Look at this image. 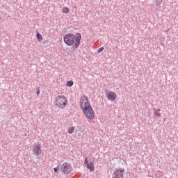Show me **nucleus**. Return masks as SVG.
I'll list each match as a JSON object with an SVG mask.
<instances>
[{"mask_svg":"<svg viewBox=\"0 0 178 178\" xmlns=\"http://www.w3.org/2000/svg\"><path fill=\"white\" fill-rule=\"evenodd\" d=\"M68 133L69 134H73L74 133V127H72L68 129Z\"/></svg>","mask_w":178,"mask_h":178,"instance_id":"12","label":"nucleus"},{"mask_svg":"<svg viewBox=\"0 0 178 178\" xmlns=\"http://www.w3.org/2000/svg\"><path fill=\"white\" fill-rule=\"evenodd\" d=\"M67 105V99L63 95L57 96L56 98L55 106L60 109H65Z\"/></svg>","mask_w":178,"mask_h":178,"instance_id":"2","label":"nucleus"},{"mask_svg":"<svg viewBox=\"0 0 178 178\" xmlns=\"http://www.w3.org/2000/svg\"><path fill=\"white\" fill-rule=\"evenodd\" d=\"M102 51H104V47H100L98 49L97 53L99 54L100 52H102Z\"/></svg>","mask_w":178,"mask_h":178,"instance_id":"17","label":"nucleus"},{"mask_svg":"<svg viewBox=\"0 0 178 178\" xmlns=\"http://www.w3.org/2000/svg\"><path fill=\"white\" fill-rule=\"evenodd\" d=\"M82 111L86 118H88L90 120H92V119H94V110H92V107L91 106L88 105V107H84Z\"/></svg>","mask_w":178,"mask_h":178,"instance_id":"4","label":"nucleus"},{"mask_svg":"<svg viewBox=\"0 0 178 178\" xmlns=\"http://www.w3.org/2000/svg\"><path fill=\"white\" fill-rule=\"evenodd\" d=\"M73 84H74L73 81H67V87H72Z\"/></svg>","mask_w":178,"mask_h":178,"instance_id":"13","label":"nucleus"},{"mask_svg":"<svg viewBox=\"0 0 178 178\" xmlns=\"http://www.w3.org/2000/svg\"><path fill=\"white\" fill-rule=\"evenodd\" d=\"M64 42L68 47H72V49L75 50L80 47V41H81V33H76L75 35L72 33L65 35Z\"/></svg>","mask_w":178,"mask_h":178,"instance_id":"1","label":"nucleus"},{"mask_svg":"<svg viewBox=\"0 0 178 178\" xmlns=\"http://www.w3.org/2000/svg\"><path fill=\"white\" fill-rule=\"evenodd\" d=\"M154 3L156 6H159L162 3V0H155Z\"/></svg>","mask_w":178,"mask_h":178,"instance_id":"14","label":"nucleus"},{"mask_svg":"<svg viewBox=\"0 0 178 178\" xmlns=\"http://www.w3.org/2000/svg\"><path fill=\"white\" fill-rule=\"evenodd\" d=\"M33 154L35 155V156H38L42 154V147L41 144L36 143L33 146Z\"/></svg>","mask_w":178,"mask_h":178,"instance_id":"6","label":"nucleus"},{"mask_svg":"<svg viewBox=\"0 0 178 178\" xmlns=\"http://www.w3.org/2000/svg\"><path fill=\"white\" fill-rule=\"evenodd\" d=\"M40 88H38V90H37V91H36L37 95H40Z\"/></svg>","mask_w":178,"mask_h":178,"instance_id":"18","label":"nucleus"},{"mask_svg":"<svg viewBox=\"0 0 178 178\" xmlns=\"http://www.w3.org/2000/svg\"><path fill=\"white\" fill-rule=\"evenodd\" d=\"M63 13H69V8L66 7L63 8Z\"/></svg>","mask_w":178,"mask_h":178,"instance_id":"15","label":"nucleus"},{"mask_svg":"<svg viewBox=\"0 0 178 178\" xmlns=\"http://www.w3.org/2000/svg\"><path fill=\"white\" fill-rule=\"evenodd\" d=\"M107 98L109 99V101H115L116 99V93L111 91L108 92Z\"/></svg>","mask_w":178,"mask_h":178,"instance_id":"9","label":"nucleus"},{"mask_svg":"<svg viewBox=\"0 0 178 178\" xmlns=\"http://www.w3.org/2000/svg\"><path fill=\"white\" fill-rule=\"evenodd\" d=\"M154 116H155V118H161V113L159 112H161V109L160 108H157L155 109L154 108Z\"/></svg>","mask_w":178,"mask_h":178,"instance_id":"10","label":"nucleus"},{"mask_svg":"<svg viewBox=\"0 0 178 178\" xmlns=\"http://www.w3.org/2000/svg\"><path fill=\"white\" fill-rule=\"evenodd\" d=\"M80 106L82 110H84V108H88V97L87 96H83L81 99Z\"/></svg>","mask_w":178,"mask_h":178,"instance_id":"7","label":"nucleus"},{"mask_svg":"<svg viewBox=\"0 0 178 178\" xmlns=\"http://www.w3.org/2000/svg\"><path fill=\"white\" fill-rule=\"evenodd\" d=\"M36 37H37V40L38 41H42V35L40 34V33H37Z\"/></svg>","mask_w":178,"mask_h":178,"instance_id":"11","label":"nucleus"},{"mask_svg":"<svg viewBox=\"0 0 178 178\" xmlns=\"http://www.w3.org/2000/svg\"><path fill=\"white\" fill-rule=\"evenodd\" d=\"M55 173H58V170H59V165L54 168Z\"/></svg>","mask_w":178,"mask_h":178,"instance_id":"16","label":"nucleus"},{"mask_svg":"<svg viewBox=\"0 0 178 178\" xmlns=\"http://www.w3.org/2000/svg\"><path fill=\"white\" fill-rule=\"evenodd\" d=\"M124 168H116L113 172L112 178H124Z\"/></svg>","mask_w":178,"mask_h":178,"instance_id":"5","label":"nucleus"},{"mask_svg":"<svg viewBox=\"0 0 178 178\" xmlns=\"http://www.w3.org/2000/svg\"><path fill=\"white\" fill-rule=\"evenodd\" d=\"M84 163L86 165V168L87 169H89V170L92 171L95 169L94 167V161H92L88 163V159L87 157L85 158Z\"/></svg>","mask_w":178,"mask_h":178,"instance_id":"8","label":"nucleus"},{"mask_svg":"<svg viewBox=\"0 0 178 178\" xmlns=\"http://www.w3.org/2000/svg\"><path fill=\"white\" fill-rule=\"evenodd\" d=\"M60 169L61 173H63V175H70L73 172V167H72V164H70V163H63L60 166Z\"/></svg>","mask_w":178,"mask_h":178,"instance_id":"3","label":"nucleus"},{"mask_svg":"<svg viewBox=\"0 0 178 178\" xmlns=\"http://www.w3.org/2000/svg\"><path fill=\"white\" fill-rule=\"evenodd\" d=\"M157 173H161V172H160V171H158Z\"/></svg>","mask_w":178,"mask_h":178,"instance_id":"19","label":"nucleus"}]
</instances>
